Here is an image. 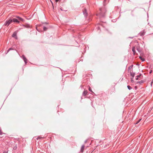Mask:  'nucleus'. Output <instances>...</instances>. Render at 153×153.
I'll list each match as a JSON object with an SVG mask.
<instances>
[{"instance_id": "1", "label": "nucleus", "mask_w": 153, "mask_h": 153, "mask_svg": "<svg viewBox=\"0 0 153 153\" xmlns=\"http://www.w3.org/2000/svg\"><path fill=\"white\" fill-rule=\"evenodd\" d=\"M105 3H104V6L100 9V12L99 15L100 18L104 17L105 16V13L106 11V10L105 6Z\"/></svg>"}, {"instance_id": "2", "label": "nucleus", "mask_w": 153, "mask_h": 153, "mask_svg": "<svg viewBox=\"0 0 153 153\" xmlns=\"http://www.w3.org/2000/svg\"><path fill=\"white\" fill-rule=\"evenodd\" d=\"M13 22L12 19L10 18L8 20H7L5 23L4 25L5 26H8L10 24H11Z\"/></svg>"}, {"instance_id": "3", "label": "nucleus", "mask_w": 153, "mask_h": 153, "mask_svg": "<svg viewBox=\"0 0 153 153\" xmlns=\"http://www.w3.org/2000/svg\"><path fill=\"white\" fill-rule=\"evenodd\" d=\"M21 57L24 60L25 64H26L27 63V59L24 55H22Z\"/></svg>"}, {"instance_id": "4", "label": "nucleus", "mask_w": 153, "mask_h": 153, "mask_svg": "<svg viewBox=\"0 0 153 153\" xmlns=\"http://www.w3.org/2000/svg\"><path fill=\"white\" fill-rule=\"evenodd\" d=\"M133 66V65H131V66H130L128 67V73L131 72H132V67Z\"/></svg>"}, {"instance_id": "5", "label": "nucleus", "mask_w": 153, "mask_h": 153, "mask_svg": "<svg viewBox=\"0 0 153 153\" xmlns=\"http://www.w3.org/2000/svg\"><path fill=\"white\" fill-rule=\"evenodd\" d=\"M83 14L85 16H87L88 15V13L87 12L86 10L85 9H84L83 11Z\"/></svg>"}, {"instance_id": "6", "label": "nucleus", "mask_w": 153, "mask_h": 153, "mask_svg": "<svg viewBox=\"0 0 153 153\" xmlns=\"http://www.w3.org/2000/svg\"><path fill=\"white\" fill-rule=\"evenodd\" d=\"M85 147V146L84 145H82L80 149V152H81L82 153L83 152Z\"/></svg>"}, {"instance_id": "7", "label": "nucleus", "mask_w": 153, "mask_h": 153, "mask_svg": "<svg viewBox=\"0 0 153 153\" xmlns=\"http://www.w3.org/2000/svg\"><path fill=\"white\" fill-rule=\"evenodd\" d=\"M12 37H14L15 39H17V33L16 32H14L12 36Z\"/></svg>"}, {"instance_id": "8", "label": "nucleus", "mask_w": 153, "mask_h": 153, "mask_svg": "<svg viewBox=\"0 0 153 153\" xmlns=\"http://www.w3.org/2000/svg\"><path fill=\"white\" fill-rule=\"evenodd\" d=\"M88 93V91L87 90H84L82 93L83 96H85Z\"/></svg>"}, {"instance_id": "9", "label": "nucleus", "mask_w": 153, "mask_h": 153, "mask_svg": "<svg viewBox=\"0 0 153 153\" xmlns=\"http://www.w3.org/2000/svg\"><path fill=\"white\" fill-rule=\"evenodd\" d=\"M13 22H17V23H19V21L18 20V19H15V18H13L12 19Z\"/></svg>"}, {"instance_id": "10", "label": "nucleus", "mask_w": 153, "mask_h": 153, "mask_svg": "<svg viewBox=\"0 0 153 153\" xmlns=\"http://www.w3.org/2000/svg\"><path fill=\"white\" fill-rule=\"evenodd\" d=\"M132 50L133 52L134 55H135L136 53V52L135 50V47L134 46L132 48Z\"/></svg>"}, {"instance_id": "11", "label": "nucleus", "mask_w": 153, "mask_h": 153, "mask_svg": "<svg viewBox=\"0 0 153 153\" xmlns=\"http://www.w3.org/2000/svg\"><path fill=\"white\" fill-rule=\"evenodd\" d=\"M142 76V75L141 74H140L139 75H137V78L136 79V80H137L138 79L139 77H141Z\"/></svg>"}, {"instance_id": "12", "label": "nucleus", "mask_w": 153, "mask_h": 153, "mask_svg": "<svg viewBox=\"0 0 153 153\" xmlns=\"http://www.w3.org/2000/svg\"><path fill=\"white\" fill-rule=\"evenodd\" d=\"M129 73H130V75L131 76L133 77H134V75H135L134 73H133L132 72H129Z\"/></svg>"}, {"instance_id": "13", "label": "nucleus", "mask_w": 153, "mask_h": 153, "mask_svg": "<svg viewBox=\"0 0 153 153\" xmlns=\"http://www.w3.org/2000/svg\"><path fill=\"white\" fill-rule=\"evenodd\" d=\"M16 18H17L19 20H20L21 21H23V20L24 19H22V18L19 17V16H16Z\"/></svg>"}, {"instance_id": "14", "label": "nucleus", "mask_w": 153, "mask_h": 153, "mask_svg": "<svg viewBox=\"0 0 153 153\" xmlns=\"http://www.w3.org/2000/svg\"><path fill=\"white\" fill-rule=\"evenodd\" d=\"M88 90H89V91L92 92L93 94H94V93L93 91H92V90H91V87H89Z\"/></svg>"}, {"instance_id": "15", "label": "nucleus", "mask_w": 153, "mask_h": 153, "mask_svg": "<svg viewBox=\"0 0 153 153\" xmlns=\"http://www.w3.org/2000/svg\"><path fill=\"white\" fill-rule=\"evenodd\" d=\"M139 58L142 61H144L145 60V59L143 58L141 56H140Z\"/></svg>"}, {"instance_id": "16", "label": "nucleus", "mask_w": 153, "mask_h": 153, "mask_svg": "<svg viewBox=\"0 0 153 153\" xmlns=\"http://www.w3.org/2000/svg\"><path fill=\"white\" fill-rule=\"evenodd\" d=\"M143 82H144L143 81L141 80V81L137 82V83H139L140 84H142V83H143Z\"/></svg>"}, {"instance_id": "17", "label": "nucleus", "mask_w": 153, "mask_h": 153, "mask_svg": "<svg viewBox=\"0 0 153 153\" xmlns=\"http://www.w3.org/2000/svg\"><path fill=\"white\" fill-rule=\"evenodd\" d=\"M127 88L129 90H130L132 89V88L131 87L130 85H128Z\"/></svg>"}, {"instance_id": "18", "label": "nucleus", "mask_w": 153, "mask_h": 153, "mask_svg": "<svg viewBox=\"0 0 153 153\" xmlns=\"http://www.w3.org/2000/svg\"><path fill=\"white\" fill-rule=\"evenodd\" d=\"M43 29L44 30V31L48 29L46 27H45V26L43 27Z\"/></svg>"}, {"instance_id": "19", "label": "nucleus", "mask_w": 153, "mask_h": 153, "mask_svg": "<svg viewBox=\"0 0 153 153\" xmlns=\"http://www.w3.org/2000/svg\"><path fill=\"white\" fill-rule=\"evenodd\" d=\"M137 50L140 53L141 52V50L139 48H137Z\"/></svg>"}, {"instance_id": "20", "label": "nucleus", "mask_w": 153, "mask_h": 153, "mask_svg": "<svg viewBox=\"0 0 153 153\" xmlns=\"http://www.w3.org/2000/svg\"><path fill=\"white\" fill-rule=\"evenodd\" d=\"M13 50V49H12V48H9L7 51V53H8L9 52V51H10V50Z\"/></svg>"}, {"instance_id": "21", "label": "nucleus", "mask_w": 153, "mask_h": 153, "mask_svg": "<svg viewBox=\"0 0 153 153\" xmlns=\"http://www.w3.org/2000/svg\"><path fill=\"white\" fill-rule=\"evenodd\" d=\"M42 138V137H38V138H37V140L40 139H41Z\"/></svg>"}, {"instance_id": "22", "label": "nucleus", "mask_w": 153, "mask_h": 153, "mask_svg": "<svg viewBox=\"0 0 153 153\" xmlns=\"http://www.w3.org/2000/svg\"><path fill=\"white\" fill-rule=\"evenodd\" d=\"M25 27H27L30 28V26L29 25H26Z\"/></svg>"}, {"instance_id": "23", "label": "nucleus", "mask_w": 153, "mask_h": 153, "mask_svg": "<svg viewBox=\"0 0 153 153\" xmlns=\"http://www.w3.org/2000/svg\"><path fill=\"white\" fill-rule=\"evenodd\" d=\"M141 120V119H140L135 124H137V123H138L140 121V120Z\"/></svg>"}, {"instance_id": "24", "label": "nucleus", "mask_w": 153, "mask_h": 153, "mask_svg": "<svg viewBox=\"0 0 153 153\" xmlns=\"http://www.w3.org/2000/svg\"><path fill=\"white\" fill-rule=\"evenodd\" d=\"M3 133L2 132L1 130L0 129V135H1Z\"/></svg>"}, {"instance_id": "25", "label": "nucleus", "mask_w": 153, "mask_h": 153, "mask_svg": "<svg viewBox=\"0 0 153 153\" xmlns=\"http://www.w3.org/2000/svg\"><path fill=\"white\" fill-rule=\"evenodd\" d=\"M3 153H7V151H4L3 152Z\"/></svg>"}, {"instance_id": "26", "label": "nucleus", "mask_w": 153, "mask_h": 153, "mask_svg": "<svg viewBox=\"0 0 153 153\" xmlns=\"http://www.w3.org/2000/svg\"><path fill=\"white\" fill-rule=\"evenodd\" d=\"M87 142V140H85V142H84V143H86Z\"/></svg>"}, {"instance_id": "27", "label": "nucleus", "mask_w": 153, "mask_h": 153, "mask_svg": "<svg viewBox=\"0 0 153 153\" xmlns=\"http://www.w3.org/2000/svg\"><path fill=\"white\" fill-rule=\"evenodd\" d=\"M106 0H104V3H105Z\"/></svg>"}, {"instance_id": "28", "label": "nucleus", "mask_w": 153, "mask_h": 153, "mask_svg": "<svg viewBox=\"0 0 153 153\" xmlns=\"http://www.w3.org/2000/svg\"><path fill=\"white\" fill-rule=\"evenodd\" d=\"M59 1V0H56V2H57Z\"/></svg>"}, {"instance_id": "29", "label": "nucleus", "mask_w": 153, "mask_h": 153, "mask_svg": "<svg viewBox=\"0 0 153 153\" xmlns=\"http://www.w3.org/2000/svg\"><path fill=\"white\" fill-rule=\"evenodd\" d=\"M152 72V71L151 70L150 72V74H151Z\"/></svg>"}, {"instance_id": "30", "label": "nucleus", "mask_w": 153, "mask_h": 153, "mask_svg": "<svg viewBox=\"0 0 153 153\" xmlns=\"http://www.w3.org/2000/svg\"><path fill=\"white\" fill-rule=\"evenodd\" d=\"M153 82L152 81V82H151V85H152V83Z\"/></svg>"}, {"instance_id": "31", "label": "nucleus", "mask_w": 153, "mask_h": 153, "mask_svg": "<svg viewBox=\"0 0 153 153\" xmlns=\"http://www.w3.org/2000/svg\"><path fill=\"white\" fill-rule=\"evenodd\" d=\"M51 2L52 5H53V2H52V1L51 0Z\"/></svg>"}, {"instance_id": "32", "label": "nucleus", "mask_w": 153, "mask_h": 153, "mask_svg": "<svg viewBox=\"0 0 153 153\" xmlns=\"http://www.w3.org/2000/svg\"><path fill=\"white\" fill-rule=\"evenodd\" d=\"M135 88L136 89V88H137V86H135Z\"/></svg>"}, {"instance_id": "33", "label": "nucleus", "mask_w": 153, "mask_h": 153, "mask_svg": "<svg viewBox=\"0 0 153 153\" xmlns=\"http://www.w3.org/2000/svg\"><path fill=\"white\" fill-rule=\"evenodd\" d=\"M133 80H131V82H133Z\"/></svg>"}, {"instance_id": "34", "label": "nucleus", "mask_w": 153, "mask_h": 153, "mask_svg": "<svg viewBox=\"0 0 153 153\" xmlns=\"http://www.w3.org/2000/svg\"><path fill=\"white\" fill-rule=\"evenodd\" d=\"M45 24H47V23H46V22L45 23Z\"/></svg>"}, {"instance_id": "35", "label": "nucleus", "mask_w": 153, "mask_h": 153, "mask_svg": "<svg viewBox=\"0 0 153 153\" xmlns=\"http://www.w3.org/2000/svg\"><path fill=\"white\" fill-rule=\"evenodd\" d=\"M128 1H129V0H128Z\"/></svg>"}]
</instances>
